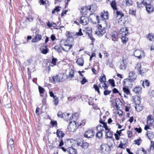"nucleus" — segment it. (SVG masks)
<instances>
[{"mask_svg": "<svg viewBox=\"0 0 154 154\" xmlns=\"http://www.w3.org/2000/svg\"><path fill=\"white\" fill-rule=\"evenodd\" d=\"M106 131L105 132V137L106 138H111L112 137V133L110 131V129L108 128V129L105 130Z\"/></svg>", "mask_w": 154, "mask_h": 154, "instance_id": "nucleus-22", "label": "nucleus"}, {"mask_svg": "<svg viewBox=\"0 0 154 154\" xmlns=\"http://www.w3.org/2000/svg\"><path fill=\"white\" fill-rule=\"evenodd\" d=\"M86 34L88 35L89 38L92 41H94L95 39L93 38L92 35V29L90 27H88L86 29Z\"/></svg>", "mask_w": 154, "mask_h": 154, "instance_id": "nucleus-15", "label": "nucleus"}, {"mask_svg": "<svg viewBox=\"0 0 154 154\" xmlns=\"http://www.w3.org/2000/svg\"><path fill=\"white\" fill-rule=\"evenodd\" d=\"M154 122L153 116L152 115H149L147 117V123L149 125H152Z\"/></svg>", "mask_w": 154, "mask_h": 154, "instance_id": "nucleus-18", "label": "nucleus"}, {"mask_svg": "<svg viewBox=\"0 0 154 154\" xmlns=\"http://www.w3.org/2000/svg\"><path fill=\"white\" fill-rule=\"evenodd\" d=\"M53 102L54 103V104L55 105H57L59 103L58 100V99L57 97V96H55L54 98H53Z\"/></svg>", "mask_w": 154, "mask_h": 154, "instance_id": "nucleus-46", "label": "nucleus"}, {"mask_svg": "<svg viewBox=\"0 0 154 154\" xmlns=\"http://www.w3.org/2000/svg\"><path fill=\"white\" fill-rule=\"evenodd\" d=\"M100 16L102 18L107 20L109 18L108 13L107 11H103L101 13Z\"/></svg>", "mask_w": 154, "mask_h": 154, "instance_id": "nucleus-20", "label": "nucleus"}, {"mask_svg": "<svg viewBox=\"0 0 154 154\" xmlns=\"http://www.w3.org/2000/svg\"><path fill=\"white\" fill-rule=\"evenodd\" d=\"M95 132L92 129H89L84 134V136L88 138L93 137L95 135Z\"/></svg>", "mask_w": 154, "mask_h": 154, "instance_id": "nucleus-10", "label": "nucleus"}, {"mask_svg": "<svg viewBox=\"0 0 154 154\" xmlns=\"http://www.w3.org/2000/svg\"><path fill=\"white\" fill-rule=\"evenodd\" d=\"M110 150L109 146L106 144H103L100 146L99 152L101 154H108Z\"/></svg>", "mask_w": 154, "mask_h": 154, "instance_id": "nucleus-3", "label": "nucleus"}, {"mask_svg": "<svg viewBox=\"0 0 154 154\" xmlns=\"http://www.w3.org/2000/svg\"><path fill=\"white\" fill-rule=\"evenodd\" d=\"M121 39L122 42L124 44L126 43L128 40V39L125 36H124L123 35L121 37Z\"/></svg>", "mask_w": 154, "mask_h": 154, "instance_id": "nucleus-49", "label": "nucleus"}, {"mask_svg": "<svg viewBox=\"0 0 154 154\" xmlns=\"http://www.w3.org/2000/svg\"><path fill=\"white\" fill-rule=\"evenodd\" d=\"M76 63L79 66H82L83 65L84 61L82 58H79L77 60Z\"/></svg>", "mask_w": 154, "mask_h": 154, "instance_id": "nucleus-31", "label": "nucleus"}, {"mask_svg": "<svg viewBox=\"0 0 154 154\" xmlns=\"http://www.w3.org/2000/svg\"><path fill=\"white\" fill-rule=\"evenodd\" d=\"M103 128L104 127L103 126H102L101 125H99L96 128L97 132H102L103 130Z\"/></svg>", "mask_w": 154, "mask_h": 154, "instance_id": "nucleus-39", "label": "nucleus"}, {"mask_svg": "<svg viewBox=\"0 0 154 154\" xmlns=\"http://www.w3.org/2000/svg\"><path fill=\"white\" fill-rule=\"evenodd\" d=\"M152 0H143L142 2V4L143 5L147 6L151 4Z\"/></svg>", "mask_w": 154, "mask_h": 154, "instance_id": "nucleus-35", "label": "nucleus"}, {"mask_svg": "<svg viewBox=\"0 0 154 154\" xmlns=\"http://www.w3.org/2000/svg\"><path fill=\"white\" fill-rule=\"evenodd\" d=\"M54 48L55 50L59 53H61L62 52L61 49L58 46L56 45L55 46Z\"/></svg>", "mask_w": 154, "mask_h": 154, "instance_id": "nucleus-53", "label": "nucleus"}, {"mask_svg": "<svg viewBox=\"0 0 154 154\" xmlns=\"http://www.w3.org/2000/svg\"><path fill=\"white\" fill-rule=\"evenodd\" d=\"M133 91L136 94H140L142 92V89L141 87L137 86L134 88Z\"/></svg>", "mask_w": 154, "mask_h": 154, "instance_id": "nucleus-27", "label": "nucleus"}, {"mask_svg": "<svg viewBox=\"0 0 154 154\" xmlns=\"http://www.w3.org/2000/svg\"><path fill=\"white\" fill-rule=\"evenodd\" d=\"M69 75H68L67 78L71 80L74 76V72L71 69H69Z\"/></svg>", "mask_w": 154, "mask_h": 154, "instance_id": "nucleus-32", "label": "nucleus"}, {"mask_svg": "<svg viewBox=\"0 0 154 154\" xmlns=\"http://www.w3.org/2000/svg\"><path fill=\"white\" fill-rule=\"evenodd\" d=\"M110 35L112 38V40L114 41H117L118 40V33L116 31L112 32Z\"/></svg>", "mask_w": 154, "mask_h": 154, "instance_id": "nucleus-21", "label": "nucleus"}, {"mask_svg": "<svg viewBox=\"0 0 154 154\" xmlns=\"http://www.w3.org/2000/svg\"><path fill=\"white\" fill-rule=\"evenodd\" d=\"M122 3L123 5L125 4L126 6H128L132 5L133 4V2L131 0H124Z\"/></svg>", "mask_w": 154, "mask_h": 154, "instance_id": "nucleus-24", "label": "nucleus"}, {"mask_svg": "<svg viewBox=\"0 0 154 154\" xmlns=\"http://www.w3.org/2000/svg\"><path fill=\"white\" fill-rule=\"evenodd\" d=\"M57 115L59 117L63 118V117H64V113H63L61 111H59L58 112Z\"/></svg>", "mask_w": 154, "mask_h": 154, "instance_id": "nucleus-54", "label": "nucleus"}, {"mask_svg": "<svg viewBox=\"0 0 154 154\" xmlns=\"http://www.w3.org/2000/svg\"><path fill=\"white\" fill-rule=\"evenodd\" d=\"M61 7L60 6H57L52 11V14H54L55 13V11L59 12L60 11V8Z\"/></svg>", "mask_w": 154, "mask_h": 154, "instance_id": "nucleus-50", "label": "nucleus"}, {"mask_svg": "<svg viewBox=\"0 0 154 154\" xmlns=\"http://www.w3.org/2000/svg\"><path fill=\"white\" fill-rule=\"evenodd\" d=\"M127 66V62H125L124 61H121L120 63V65L119 66V68L120 69L122 70H125Z\"/></svg>", "mask_w": 154, "mask_h": 154, "instance_id": "nucleus-25", "label": "nucleus"}, {"mask_svg": "<svg viewBox=\"0 0 154 154\" xmlns=\"http://www.w3.org/2000/svg\"><path fill=\"white\" fill-rule=\"evenodd\" d=\"M87 82V81L85 77L83 78L82 79V80L81 81V83L82 85L84 84L85 83Z\"/></svg>", "mask_w": 154, "mask_h": 154, "instance_id": "nucleus-60", "label": "nucleus"}, {"mask_svg": "<svg viewBox=\"0 0 154 154\" xmlns=\"http://www.w3.org/2000/svg\"><path fill=\"white\" fill-rule=\"evenodd\" d=\"M47 26L49 27L51 26L55 27L56 26V24L54 23H50L49 22H48L47 23Z\"/></svg>", "mask_w": 154, "mask_h": 154, "instance_id": "nucleus-59", "label": "nucleus"}, {"mask_svg": "<svg viewBox=\"0 0 154 154\" xmlns=\"http://www.w3.org/2000/svg\"><path fill=\"white\" fill-rule=\"evenodd\" d=\"M94 99L91 97H90L88 99V103L89 105H93L94 103Z\"/></svg>", "mask_w": 154, "mask_h": 154, "instance_id": "nucleus-51", "label": "nucleus"}, {"mask_svg": "<svg viewBox=\"0 0 154 154\" xmlns=\"http://www.w3.org/2000/svg\"><path fill=\"white\" fill-rule=\"evenodd\" d=\"M149 82L146 80L143 81L142 83V86L144 88L145 87H148L149 86Z\"/></svg>", "mask_w": 154, "mask_h": 154, "instance_id": "nucleus-40", "label": "nucleus"}, {"mask_svg": "<svg viewBox=\"0 0 154 154\" xmlns=\"http://www.w3.org/2000/svg\"><path fill=\"white\" fill-rule=\"evenodd\" d=\"M97 27L98 30L96 31V34L100 36H102L106 32L104 28L103 27L100 25H98Z\"/></svg>", "mask_w": 154, "mask_h": 154, "instance_id": "nucleus-11", "label": "nucleus"}, {"mask_svg": "<svg viewBox=\"0 0 154 154\" xmlns=\"http://www.w3.org/2000/svg\"><path fill=\"white\" fill-rule=\"evenodd\" d=\"M94 88L95 89V91L97 92L98 94H100V91H99V88L97 85H94Z\"/></svg>", "mask_w": 154, "mask_h": 154, "instance_id": "nucleus-55", "label": "nucleus"}, {"mask_svg": "<svg viewBox=\"0 0 154 154\" xmlns=\"http://www.w3.org/2000/svg\"><path fill=\"white\" fill-rule=\"evenodd\" d=\"M67 151L69 154H77V152L76 149L71 147L68 148Z\"/></svg>", "mask_w": 154, "mask_h": 154, "instance_id": "nucleus-29", "label": "nucleus"}, {"mask_svg": "<svg viewBox=\"0 0 154 154\" xmlns=\"http://www.w3.org/2000/svg\"><path fill=\"white\" fill-rule=\"evenodd\" d=\"M89 17L90 19L91 20L92 17H93V18H96L97 20V23H99V17L97 16H96L95 15L93 14H91L89 16Z\"/></svg>", "mask_w": 154, "mask_h": 154, "instance_id": "nucleus-42", "label": "nucleus"}, {"mask_svg": "<svg viewBox=\"0 0 154 154\" xmlns=\"http://www.w3.org/2000/svg\"><path fill=\"white\" fill-rule=\"evenodd\" d=\"M63 74H60L57 75L52 77H49V80L53 84H55L57 82H62L63 81Z\"/></svg>", "mask_w": 154, "mask_h": 154, "instance_id": "nucleus-2", "label": "nucleus"}, {"mask_svg": "<svg viewBox=\"0 0 154 154\" xmlns=\"http://www.w3.org/2000/svg\"><path fill=\"white\" fill-rule=\"evenodd\" d=\"M87 9L91 11H95L97 9V7L95 5L92 4L87 7Z\"/></svg>", "mask_w": 154, "mask_h": 154, "instance_id": "nucleus-30", "label": "nucleus"}, {"mask_svg": "<svg viewBox=\"0 0 154 154\" xmlns=\"http://www.w3.org/2000/svg\"><path fill=\"white\" fill-rule=\"evenodd\" d=\"M134 55L139 59L145 56L144 52L143 51L139 50H136L134 51Z\"/></svg>", "mask_w": 154, "mask_h": 154, "instance_id": "nucleus-12", "label": "nucleus"}, {"mask_svg": "<svg viewBox=\"0 0 154 154\" xmlns=\"http://www.w3.org/2000/svg\"><path fill=\"white\" fill-rule=\"evenodd\" d=\"M101 85H102V87L104 89L108 87V85L106 84V82H103V83H100V84L98 85L100 87H101Z\"/></svg>", "mask_w": 154, "mask_h": 154, "instance_id": "nucleus-48", "label": "nucleus"}, {"mask_svg": "<svg viewBox=\"0 0 154 154\" xmlns=\"http://www.w3.org/2000/svg\"><path fill=\"white\" fill-rule=\"evenodd\" d=\"M111 92V91H109L107 90H106L104 91V94L105 95H107L109 94Z\"/></svg>", "mask_w": 154, "mask_h": 154, "instance_id": "nucleus-61", "label": "nucleus"}, {"mask_svg": "<svg viewBox=\"0 0 154 154\" xmlns=\"http://www.w3.org/2000/svg\"><path fill=\"white\" fill-rule=\"evenodd\" d=\"M74 140L72 139H68L66 140L65 144L69 148H71L74 144Z\"/></svg>", "mask_w": 154, "mask_h": 154, "instance_id": "nucleus-16", "label": "nucleus"}, {"mask_svg": "<svg viewBox=\"0 0 154 154\" xmlns=\"http://www.w3.org/2000/svg\"><path fill=\"white\" fill-rule=\"evenodd\" d=\"M128 59V56L126 55L125 54L123 55L122 57V61H124L125 62H127L126 61Z\"/></svg>", "mask_w": 154, "mask_h": 154, "instance_id": "nucleus-56", "label": "nucleus"}, {"mask_svg": "<svg viewBox=\"0 0 154 154\" xmlns=\"http://www.w3.org/2000/svg\"><path fill=\"white\" fill-rule=\"evenodd\" d=\"M77 145L82 148L86 149L89 146V144L87 142H84L82 139H78L77 140Z\"/></svg>", "mask_w": 154, "mask_h": 154, "instance_id": "nucleus-8", "label": "nucleus"}, {"mask_svg": "<svg viewBox=\"0 0 154 154\" xmlns=\"http://www.w3.org/2000/svg\"><path fill=\"white\" fill-rule=\"evenodd\" d=\"M142 142V140L140 139H138L136 140H135L134 141V143L135 144L139 145Z\"/></svg>", "mask_w": 154, "mask_h": 154, "instance_id": "nucleus-47", "label": "nucleus"}, {"mask_svg": "<svg viewBox=\"0 0 154 154\" xmlns=\"http://www.w3.org/2000/svg\"><path fill=\"white\" fill-rule=\"evenodd\" d=\"M137 75L134 71H130L128 73V78L125 79V82L127 83L129 82H131L136 80Z\"/></svg>", "mask_w": 154, "mask_h": 154, "instance_id": "nucleus-5", "label": "nucleus"}, {"mask_svg": "<svg viewBox=\"0 0 154 154\" xmlns=\"http://www.w3.org/2000/svg\"><path fill=\"white\" fill-rule=\"evenodd\" d=\"M7 86L8 91L9 92L11 91L13 89L12 85V83L10 82H8V83Z\"/></svg>", "mask_w": 154, "mask_h": 154, "instance_id": "nucleus-44", "label": "nucleus"}, {"mask_svg": "<svg viewBox=\"0 0 154 154\" xmlns=\"http://www.w3.org/2000/svg\"><path fill=\"white\" fill-rule=\"evenodd\" d=\"M89 18L85 16H82L80 18V23L83 25H86L88 23Z\"/></svg>", "mask_w": 154, "mask_h": 154, "instance_id": "nucleus-13", "label": "nucleus"}, {"mask_svg": "<svg viewBox=\"0 0 154 154\" xmlns=\"http://www.w3.org/2000/svg\"><path fill=\"white\" fill-rule=\"evenodd\" d=\"M51 123L53 126H56L57 124V122L56 121H52L51 122Z\"/></svg>", "mask_w": 154, "mask_h": 154, "instance_id": "nucleus-63", "label": "nucleus"}, {"mask_svg": "<svg viewBox=\"0 0 154 154\" xmlns=\"http://www.w3.org/2000/svg\"><path fill=\"white\" fill-rule=\"evenodd\" d=\"M146 11L149 13H150L154 11V8L151 4L146 6Z\"/></svg>", "mask_w": 154, "mask_h": 154, "instance_id": "nucleus-19", "label": "nucleus"}, {"mask_svg": "<svg viewBox=\"0 0 154 154\" xmlns=\"http://www.w3.org/2000/svg\"><path fill=\"white\" fill-rule=\"evenodd\" d=\"M116 11L115 14L116 15V17L119 19L118 23L121 25H123L125 22V20L124 19V15L122 12Z\"/></svg>", "mask_w": 154, "mask_h": 154, "instance_id": "nucleus-4", "label": "nucleus"}, {"mask_svg": "<svg viewBox=\"0 0 154 154\" xmlns=\"http://www.w3.org/2000/svg\"><path fill=\"white\" fill-rule=\"evenodd\" d=\"M146 135L148 138L151 140L153 138V135L152 134V132L151 131H148L147 132Z\"/></svg>", "mask_w": 154, "mask_h": 154, "instance_id": "nucleus-37", "label": "nucleus"}, {"mask_svg": "<svg viewBox=\"0 0 154 154\" xmlns=\"http://www.w3.org/2000/svg\"><path fill=\"white\" fill-rule=\"evenodd\" d=\"M87 8L86 7H83L81 9L80 12L83 14H85L87 13Z\"/></svg>", "mask_w": 154, "mask_h": 154, "instance_id": "nucleus-38", "label": "nucleus"}, {"mask_svg": "<svg viewBox=\"0 0 154 154\" xmlns=\"http://www.w3.org/2000/svg\"><path fill=\"white\" fill-rule=\"evenodd\" d=\"M111 5L113 8V9L114 10V13L116 14V10L117 11L116 9V3L115 0H112V2H111Z\"/></svg>", "mask_w": 154, "mask_h": 154, "instance_id": "nucleus-33", "label": "nucleus"}, {"mask_svg": "<svg viewBox=\"0 0 154 154\" xmlns=\"http://www.w3.org/2000/svg\"><path fill=\"white\" fill-rule=\"evenodd\" d=\"M78 124L77 125L75 121H71L68 126V128L69 131L73 132L77 129L78 128Z\"/></svg>", "mask_w": 154, "mask_h": 154, "instance_id": "nucleus-6", "label": "nucleus"}, {"mask_svg": "<svg viewBox=\"0 0 154 154\" xmlns=\"http://www.w3.org/2000/svg\"><path fill=\"white\" fill-rule=\"evenodd\" d=\"M109 81L112 87H114L115 86L114 81L113 79H110L109 80Z\"/></svg>", "mask_w": 154, "mask_h": 154, "instance_id": "nucleus-58", "label": "nucleus"}, {"mask_svg": "<svg viewBox=\"0 0 154 154\" xmlns=\"http://www.w3.org/2000/svg\"><path fill=\"white\" fill-rule=\"evenodd\" d=\"M101 77L99 79V81L100 83H103L104 82H106V78L105 75H101Z\"/></svg>", "mask_w": 154, "mask_h": 154, "instance_id": "nucleus-41", "label": "nucleus"}, {"mask_svg": "<svg viewBox=\"0 0 154 154\" xmlns=\"http://www.w3.org/2000/svg\"><path fill=\"white\" fill-rule=\"evenodd\" d=\"M140 98L137 97V102L136 101V106H135V108L136 109L137 111H141L142 109V107L141 105L140 104Z\"/></svg>", "mask_w": 154, "mask_h": 154, "instance_id": "nucleus-14", "label": "nucleus"}, {"mask_svg": "<svg viewBox=\"0 0 154 154\" xmlns=\"http://www.w3.org/2000/svg\"><path fill=\"white\" fill-rule=\"evenodd\" d=\"M96 136L99 139L101 138L102 137V132H97L96 134Z\"/></svg>", "mask_w": 154, "mask_h": 154, "instance_id": "nucleus-52", "label": "nucleus"}, {"mask_svg": "<svg viewBox=\"0 0 154 154\" xmlns=\"http://www.w3.org/2000/svg\"><path fill=\"white\" fill-rule=\"evenodd\" d=\"M129 12L130 14L132 15H133L134 16L135 15L136 11L135 10L130 9L129 10Z\"/></svg>", "mask_w": 154, "mask_h": 154, "instance_id": "nucleus-62", "label": "nucleus"}, {"mask_svg": "<svg viewBox=\"0 0 154 154\" xmlns=\"http://www.w3.org/2000/svg\"><path fill=\"white\" fill-rule=\"evenodd\" d=\"M64 117H63V119L66 121L70 120L72 117L71 115H70L69 113H64Z\"/></svg>", "mask_w": 154, "mask_h": 154, "instance_id": "nucleus-28", "label": "nucleus"}, {"mask_svg": "<svg viewBox=\"0 0 154 154\" xmlns=\"http://www.w3.org/2000/svg\"><path fill=\"white\" fill-rule=\"evenodd\" d=\"M64 47H62V49L63 51H69L72 47V45L69 43L68 39L66 40L64 42Z\"/></svg>", "mask_w": 154, "mask_h": 154, "instance_id": "nucleus-9", "label": "nucleus"}, {"mask_svg": "<svg viewBox=\"0 0 154 154\" xmlns=\"http://www.w3.org/2000/svg\"><path fill=\"white\" fill-rule=\"evenodd\" d=\"M42 36L41 35L38 34L36 35L34 38L32 40V42H37L41 40Z\"/></svg>", "mask_w": 154, "mask_h": 154, "instance_id": "nucleus-26", "label": "nucleus"}, {"mask_svg": "<svg viewBox=\"0 0 154 154\" xmlns=\"http://www.w3.org/2000/svg\"><path fill=\"white\" fill-rule=\"evenodd\" d=\"M76 35L79 36H81L83 35L81 29H79V32L76 33Z\"/></svg>", "mask_w": 154, "mask_h": 154, "instance_id": "nucleus-64", "label": "nucleus"}, {"mask_svg": "<svg viewBox=\"0 0 154 154\" xmlns=\"http://www.w3.org/2000/svg\"><path fill=\"white\" fill-rule=\"evenodd\" d=\"M123 90L125 94L126 95H128L130 94V91L129 89L123 87Z\"/></svg>", "mask_w": 154, "mask_h": 154, "instance_id": "nucleus-45", "label": "nucleus"}, {"mask_svg": "<svg viewBox=\"0 0 154 154\" xmlns=\"http://www.w3.org/2000/svg\"><path fill=\"white\" fill-rule=\"evenodd\" d=\"M147 66V65L146 64L138 63L136 65L135 69L138 71L139 74L141 75H143L145 72L148 70Z\"/></svg>", "mask_w": 154, "mask_h": 154, "instance_id": "nucleus-1", "label": "nucleus"}, {"mask_svg": "<svg viewBox=\"0 0 154 154\" xmlns=\"http://www.w3.org/2000/svg\"><path fill=\"white\" fill-rule=\"evenodd\" d=\"M147 38L151 41H154V35L152 34H149L147 37Z\"/></svg>", "mask_w": 154, "mask_h": 154, "instance_id": "nucleus-43", "label": "nucleus"}, {"mask_svg": "<svg viewBox=\"0 0 154 154\" xmlns=\"http://www.w3.org/2000/svg\"><path fill=\"white\" fill-rule=\"evenodd\" d=\"M56 133L58 137H61V138L63 137L65 135L64 134L62 131H60L58 130H57Z\"/></svg>", "mask_w": 154, "mask_h": 154, "instance_id": "nucleus-36", "label": "nucleus"}, {"mask_svg": "<svg viewBox=\"0 0 154 154\" xmlns=\"http://www.w3.org/2000/svg\"><path fill=\"white\" fill-rule=\"evenodd\" d=\"M119 33L122 36H125L128 33V29L127 27L122 28L120 30Z\"/></svg>", "mask_w": 154, "mask_h": 154, "instance_id": "nucleus-17", "label": "nucleus"}, {"mask_svg": "<svg viewBox=\"0 0 154 154\" xmlns=\"http://www.w3.org/2000/svg\"><path fill=\"white\" fill-rule=\"evenodd\" d=\"M102 113H103L100 112V123H101L102 125H103V126L104 127V128L105 129V130H106L108 129V127L107 126L106 123L104 122V121L106 119L107 116H108L109 114V112L107 111L106 112V116H104L102 117L101 116L102 115Z\"/></svg>", "mask_w": 154, "mask_h": 154, "instance_id": "nucleus-7", "label": "nucleus"}, {"mask_svg": "<svg viewBox=\"0 0 154 154\" xmlns=\"http://www.w3.org/2000/svg\"><path fill=\"white\" fill-rule=\"evenodd\" d=\"M41 52L43 54H46L49 52V49L47 46H42L40 48Z\"/></svg>", "mask_w": 154, "mask_h": 154, "instance_id": "nucleus-23", "label": "nucleus"}, {"mask_svg": "<svg viewBox=\"0 0 154 154\" xmlns=\"http://www.w3.org/2000/svg\"><path fill=\"white\" fill-rule=\"evenodd\" d=\"M38 89L39 93L40 94H43L44 93V89L43 88H42L41 87L39 86Z\"/></svg>", "mask_w": 154, "mask_h": 154, "instance_id": "nucleus-57", "label": "nucleus"}, {"mask_svg": "<svg viewBox=\"0 0 154 154\" xmlns=\"http://www.w3.org/2000/svg\"><path fill=\"white\" fill-rule=\"evenodd\" d=\"M14 140L13 139H10L9 140L8 142V145L10 146L11 149L12 150H13V148L14 147Z\"/></svg>", "mask_w": 154, "mask_h": 154, "instance_id": "nucleus-34", "label": "nucleus"}]
</instances>
